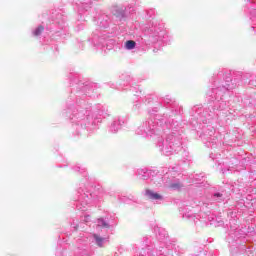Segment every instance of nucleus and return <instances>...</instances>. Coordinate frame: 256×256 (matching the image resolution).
<instances>
[{
    "label": "nucleus",
    "mask_w": 256,
    "mask_h": 256,
    "mask_svg": "<svg viewBox=\"0 0 256 256\" xmlns=\"http://www.w3.org/2000/svg\"><path fill=\"white\" fill-rule=\"evenodd\" d=\"M93 237H94V239H95L97 245H98L99 247H103V241H104V239H103L102 237H100L99 235H97V234H94Z\"/></svg>",
    "instance_id": "nucleus-3"
},
{
    "label": "nucleus",
    "mask_w": 256,
    "mask_h": 256,
    "mask_svg": "<svg viewBox=\"0 0 256 256\" xmlns=\"http://www.w3.org/2000/svg\"><path fill=\"white\" fill-rule=\"evenodd\" d=\"M146 196L149 199H162L161 195H159L158 193H155L151 190H146Z\"/></svg>",
    "instance_id": "nucleus-1"
},
{
    "label": "nucleus",
    "mask_w": 256,
    "mask_h": 256,
    "mask_svg": "<svg viewBox=\"0 0 256 256\" xmlns=\"http://www.w3.org/2000/svg\"><path fill=\"white\" fill-rule=\"evenodd\" d=\"M182 185L180 183H173L170 185L171 189H181Z\"/></svg>",
    "instance_id": "nucleus-5"
},
{
    "label": "nucleus",
    "mask_w": 256,
    "mask_h": 256,
    "mask_svg": "<svg viewBox=\"0 0 256 256\" xmlns=\"http://www.w3.org/2000/svg\"><path fill=\"white\" fill-rule=\"evenodd\" d=\"M125 45H126V49L131 50V49H135L136 43L133 40H128V41H126Z\"/></svg>",
    "instance_id": "nucleus-4"
},
{
    "label": "nucleus",
    "mask_w": 256,
    "mask_h": 256,
    "mask_svg": "<svg viewBox=\"0 0 256 256\" xmlns=\"http://www.w3.org/2000/svg\"><path fill=\"white\" fill-rule=\"evenodd\" d=\"M43 31H45V28L43 26H38L33 32L34 37H39Z\"/></svg>",
    "instance_id": "nucleus-2"
},
{
    "label": "nucleus",
    "mask_w": 256,
    "mask_h": 256,
    "mask_svg": "<svg viewBox=\"0 0 256 256\" xmlns=\"http://www.w3.org/2000/svg\"><path fill=\"white\" fill-rule=\"evenodd\" d=\"M215 197H221V194H215Z\"/></svg>",
    "instance_id": "nucleus-6"
}]
</instances>
